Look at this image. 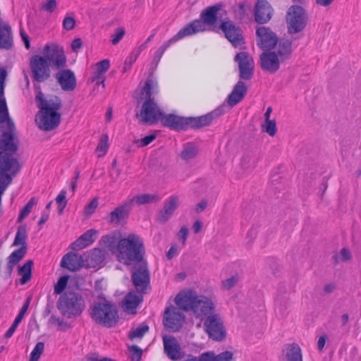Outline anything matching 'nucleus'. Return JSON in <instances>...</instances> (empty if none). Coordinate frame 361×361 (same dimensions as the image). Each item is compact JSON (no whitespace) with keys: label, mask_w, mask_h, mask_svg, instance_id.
<instances>
[{"label":"nucleus","mask_w":361,"mask_h":361,"mask_svg":"<svg viewBox=\"0 0 361 361\" xmlns=\"http://www.w3.org/2000/svg\"><path fill=\"white\" fill-rule=\"evenodd\" d=\"M37 92L35 97L40 111L37 114L35 122L39 129L50 131L56 128L61 122V114L57 111L61 107V100L57 96L44 98L39 85H34Z\"/></svg>","instance_id":"nucleus-1"},{"label":"nucleus","mask_w":361,"mask_h":361,"mask_svg":"<svg viewBox=\"0 0 361 361\" xmlns=\"http://www.w3.org/2000/svg\"><path fill=\"white\" fill-rule=\"evenodd\" d=\"M117 251L118 261L126 265L142 262L145 253L142 240L135 233L120 239L117 243Z\"/></svg>","instance_id":"nucleus-2"},{"label":"nucleus","mask_w":361,"mask_h":361,"mask_svg":"<svg viewBox=\"0 0 361 361\" xmlns=\"http://www.w3.org/2000/svg\"><path fill=\"white\" fill-rule=\"evenodd\" d=\"M18 141L12 133H3L0 137V174L15 176L20 169L17 159L13 155L18 151Z\"/></svg>","instance_id":"nucleus-3"},{"label":"nucleus","mask_w":361,"mask_h":361,"mask_svg":"<svg viewBox=\"0 0 361 361\" xmlns=\"http://www.w3.org/2000/svg\"><path fill=\"white\" fill-rule=\"evenodd\" d=\"M152 80H147L140 92V96L137 99L140 104L142 100L140 113L136 114L142 123L154 124L160 121L163 111L158 106L157 104L152 97Z\"/></svg>","instance_id":"nucleus-4"},{"label":"nucleus","mask_w":361,"mask_h":361,"mask_svg":"<svg viewBox=\"0 0 361 361\" xmlns=\"http://www.w3.org/2000/svg\"><path fill=\"white\" fill-rule=\"evenodd\" d=\"M85 307L82 297L73 291H66L57 302L58 309L63 316L68 318L78 316Z\"/></svg>","instance_id":"nucleus-5"},{"label":"nucleus","mask_w":361,"mask_h":361,"mask_svg":"<svg viewBox=\"0 0 361 361\" xmlns=\"http://www.w3.org/2000/svg\"><path fill=\"white\" fill-rule=\"evenodd\" d=\"M91 315L95 322L108 328L116 326L119 319L116 307L109 302L95 304Z\"/></svg>","instance_id":"nucleus-6"},{"label":"nucleus","mask_w":361,"mask_h":361,"mask_svg":"<svg viewBox=\"0 0 361 361\" xmlns=\"http://www.w3.org/2000/svg\"><path fill=\"white\" fill-rule=\"evenodd\" d=\"M286 20L288 33L293 35L305 30L308 21V15L302 6L293 5L287 11Z\"/></svg>","instance_id":"nucleus-7"},{"label":"nucleus","mask_w":361,"mask_h":361,"mask_svg":"<svg viewBox=\"0 0 361 361\" xmlns=\"http://www.w3.org/2000/svg\"><path fill=\"white\" fill-rule=\"evenodd\" d=\"M204 30V25L202 22L198 20H194L191 22L190 23L185 25L183 28L180 29L178 32L174 35L172 38H171L169 40L166 41L165 43H164L155 52L153 62L156 63V65L159 63L160 61L162 55L164 54V51L166 50L169 46L178 41L179 39L190 36L192 35H194L199 32H202Z\"/></svg>","instance_id":"nucleus-8"},{"label":"nucleus","mask_w":361,"mask_h":361,"mask_svg":"<svg viewBox=\"0 0 361 361\" xmlns=\"http://www.w3.org/2000/svg\"><path fill=\"white\" fill-rule=\"evenodd\" d=\"M141 262L132 272L131 280L137 293L144 295L149 287L150 273L147 262Z\"/></svg>","instance_id":"nucleus-9"},{"label":"nucleus","mask_w":361,"mask_h":361,"mask_svg":"<svg viewBox=\"0 0 361 361\" xmlns=\"http://www.w3.org/2000/svg\"><path fill=\"white\" fill-rule=\"evenodd\" d=\"M30 66L32 78L37 82H43L51 76V71L47 60L39 55H35L30 59Z\"/></svg>","instance_id":"nucleus-10"},{"label":"nucleus","mask_w":361,"mask_h":361,"mask_svg":"<svg viewBox=\"0 0 361 361\" xmlns=\"http://www.w3.org/2000/svg\"><path fill=\"white\" fill-rule=\"evenodd\" d=\"M43 54V57L47 60L49 66L53 68L59 70L66 66V57L62 48L54 45H46Z\"/></svg>","instance_id":"nucleus-11"},{"label":"nucleus","mask_w":361,"mask_h":361,"mask_svg":"<svg viewBox=\"0 0 361 361\" xmlns=\"http://www.w3.org/2000/svg\"><path fill=\"white\" fill-rule=\"evenodd\" d=\"M204 326L209 337L214 340L221 341L225 338L226 331L221 317L216 314L209 315Z\"/></svg>","instance_id":"nucleus-12"},{"label":"nucleus","mask_w":361,"mask_h":361,"mask_svg":"<svg viewBox=\"0 0 361 361\" xmlns=\"http://www.w3.org/2000/svg\"><path fill=\"white\" fill-rule=\"evenodd\" d=\"M184 320L185 316L177 307L171 306L165 310L163 323L167 329L173 332L178 331Z\"/></svg>","instance_id":"nucleus-13"},{"label":"nucleus","mask_w":361,"mask_h":361,"mask_svg":"<svg viewBox=\"0 0 361 361\" xmlns=\"http://www.w3.org/2000/svg\"><path fill=\"white\" fill-rule=\"evenodd\" d=\"M239 68V76L243 80H250L254 74L255 63L249 53L241 51L234 59Z\"/></svg>","instance_id":"nucleus-14"},{"label":"nucleus","mask_w":361,"mask_h":361,"mask_svg":"<svg viewBox=\"0 0 361 361\" xmlns=\"http://www.w3.org/2000/svg\"><path fill=\"white\" fill-rule=\"evenodd\" d=\"M220 28L233 47H237L245 43L242 30L231 21L223 22Z\"/></svg>","instance_id":"nucleus-15"},{"label":"nucleus","mask_w":361,"mask_h":361,"mask_svg":"<svg viewBox=\"0 0 361 361\" xmlns=\"http://www.w3.org/2000/svg\"><path fill=\"white\" fill-rule=\"evenodd\" d=\"M257 45L264 50H271L276 45L278 38L269 27H259L256 31Z\"/></svg>","instance_id":"nucleus-16"},{"label":"nucleus","mask_w":361,"mask_h":361,"mask_svg":"<svg viewBox=\"0 0 361 361\" xmlns=\"http://www.w3.org/2000/svg\"><path fill=\"white\" fill-rule=\"evenodd\" d=\"M57 82L64 91H73L76 87L77 80L71 69L61 68L55 75Z\"/></svg>","instance_id":"nucleus-17"},{"label":"nucleus","mask_w":361,"mask_h":361,"mask_svg":"<svg viewBox=\"0 0 361 361\" xmlns=\"http://www.w3.org/2000/svg\"><path fill=\"white\" fill-rule=\"evenodd\" d=\"M215 307V304L212 299L204 295H198L192 312L197 317L202 318L214 314Z\"/></svg>","instance_id":"nucleus-18"},{"label":"nucleus","mask_w":361,"mask_h":361,"mask_svg":"<svg viewBox=\"0 0 361 361\" xmlns=\"http://www.w3.org/2000/svg\"><path fill=\"white\" fill-rule=\"evenodd\" d=\"M224 111L222 108L215 109L206 115L199 117H188L187 118V128L191 127L192 128H200L204 126H209L212 121L222 115Z\"/></svg>","instance_id":"nucleus-19"},{"label":"nucleus","mask_w":361,"mask_h":361,"mask_svg":"<svg viewBox=\"0 0 361 361\" xmlns=\"http://www.w3.org/2000/svg\"><path fill=\"white\" fill-rule=\"evenodd\" d=\"M131 209L130 202H123L109 213L108 222L116 225L123 223L128 218Z\"/></svg>","instance_id":"nucleus-20"},{"label":"nucleus","mask_w":361,"mask_h":361,"mask_svg":"<svg viewBox=\"0 0 361 361\" xmlns=\"http://www.w3.org/2000/svg\"><path fill=\"white\" fill-rule=\"evenodd\" d=\"M260 65L262 70L270 73H276L282 61L271 50H267L260 55Z\"/></svg>","instance_id":"nucleus-21"},{"label":"nucleus","mask_w":361,"mask_h":361,"mask_svg":"<svg viewBox=\"0 0 361 361\" xmlns=\"http://www.w3.org/2000/svg\"><path fill=\"white\" fill-rule=\"evenodd\" d=\"M180 201L178 196L172 195L169 197L165 201L162 209L159 211L157 218V221L161 224L167 222L178 207Z\"/></svg>","instance_id":"nucleus-22"},{"label":"nucleus","mask_w":361,"mask_h":361,"mask_svg":"<svg viewBox=\"0 0 361 361\" xmlns=\"http://www.w3.org/2000/svg\"><path fill=\"white\" fill-rule=\"evenodd\" d=\"M198 295L195 291L188 290L179 293L175 298L178 308L185 311L193 310Z\"/></svg>","instance_id":"nucleus-23"},{"label":"nucleus","mask_w":361,"mask_h":361,"mask_svg":"<svg viewBox=\"0 0 361 361\" xmlns=\"http://www.w3.org/2000/svg\"><path fill=\"white\" fill-rule=\"evenodd\" d=\"M160 121L164 126L172 130H180L187 129V118L173 114H164L163 113Z\"/></svg>","instance_id":"nucleus-24"},{"label":"nucleus","mask_w":361,"mask_h":361,"mask_svg":"<svg viewBox=\"0 0 361 361\" xmlns=\"http://www.w3.org/2000/svg\"><path fill=\"white\" fill-rule=\"evenodd\" d=\"M272 8L267 0H258L255 8V18L260 24L267 23L272 16Z\"/></svg>","instance_id":"nucleus-25"},{"label":"nucleus","mask_w":361,"mask_h":361,"mask_svg":"<svg viewBox=\"0 0 361 361\" xmlns=\"http://www.w3.org/2000/svg\"><path fill=\"white\" fill-rule=\"evenodd\" d=\"M164 352L172 360H178L181 358L180 347L177 340L171 336H165L163 338Z\"/></svg>","instance_id":"nucleus-26"},{"label":"nucleus","mask_w":361,"mask_h":361,"mask_svg":"<svg viewBox=\"0 0 361 361\" xmlns=\"http://www.w3.org/2000/svg\"><path fill=\"white\" fill-rule=\"evenodd\" d=\"M83 257L79 254L68 252L66 254L61 261V267L71 271H76L83 267Z\"/></svg>","instance_id":"nucleus-27"},{"label":"nucleus","mask_w":361,"mask_h":361,"mask_svg":"<svg viewBox=\"0 0 361 361\" xmlns=\"http://www.w3.org/2000/svg\"><path fill=\"white\" fill-rule=\"evenodd\" d=\"M247 92V87L245 82L239 80L233 87V90L226 98L227 104L233 107L240 102L245 97Z\"/></svg>","instance_id":"nucleus-28"},{"label":"nucleus","mask_w":361,"mask_h":361,"mask_svg":"<svg viewBox=\"0 0 361 361\" xmlns=\"http://www.w3.org/2000/svg\"><path fill=\"white\" fill-rule=\"evenodd\" d=\"M98 231L95 229H90L80 235L71 244V248L74 250H80L90 245L97 238Z\"/></svg>","instance_id":"nucleus-29"},{"label":"nucleus","mask_w":361,"mask_h":361,"mask_svg":"<svg viewBox=\"0 0 361 361\" xmlns=\"http://www.w3.org/2000/svg\"><path fill=\"white\" fill-rule=\"evenodd\" d=\"M0 123H3L1 128H5L3 133L14 135L15 124L9 118L8 108L4 98H0Z\"/></svg>","instance_id":"nucleus-30"},{"label":"nucleus","mask_w":361,"mask_h":361,"mask_svg":"<svg viewBox=\"0 0 361 361\" xmlns=\"http://www.w3.org/2000/svg\"><path fill=\"white\" fill-rule=\"evenodd\" d=\"M272 52L280 59L282 62L288 60L292 54V42L286 39H278L276 45L274 47Z\"/></svg>","instance_id":"nucleus-31"},{"label":"nucleus","mask_w":361,"mask_h":361,"mask_svg":"<svg viewBox=\"0 0 361 361\" xmlns=\"http://www.w3.org/2000/svg\"><path fill=\"white\" fill-rule=\"evenodd\" d=\"M281 361H302V353L297 343L285 345L281 355Z\"/></svg>","instance_id":"nucleus-32"},{"label":"nucleus","mask_w":361,"mask_h":361,"mask_svg":"<svg viewBox=\"0 0 361 361\" xmlns=\"http://www.w3.org/2000/svg\"><path fill=\"white\" fill-rule=\"evenodd\" d=\"M13 45L11 27L4 23H0V49H9Z\"/></svg>","instance_id":"nucleus-33"},{"label":"nucleus","mask_w":361,"mask_h":361,"mask_svg":"<svg viewBox=\"0 0 361 361\" xmlns=\"http://www.w3.org/2000/svg\"><path fill=\"white\" fill-rule=\"evenodd\" d=\"M221 8V5L216 4L212 6L208 7L205 10H204L201 13V17L203 19V21L199 20L203 23L204 25V30H205V23L207 25H213L216 21V13Z\"/></svg>","instance_id":"nucleus-34"},{"label":"nucleus","mask_w":361,"mask_h":361,"mask_svg":"<svg viewBox=\"0 0 361 361\" xmlns=\"http://www.w3.org/2000/svg\"><path fill=\"white\" fill-rule=\"evenodd\" d=\"M27 248L20 247L19 249L13 251L8 257L7 271L9 274H11L13 269L25 255Z\"/></svg>","instance_id":"nucleus-35"},{"label":"nucleus","mask_w":361,"mask_h":361,"mask_svg":"<svg viewBox=\"0 0 361 361\" xmlns=\"http://www.w3.org/2000/svg\"><path fill=\"white\" fill-rule=\"evenodd\" d=\"M159 200V197L154 194H142L134 196L128 202H130L131 207H133V202H135L138 205L149 204L155 202Z\"/></svg>","instance_id":"nucleus-36"},{"label":"nucleus","mask_w":361,"mask_h":361,"mask_svg":"<svg viewBox=\"0 0 361 361\" xmlns=\"http://www.w3.org/2000/svg\"><path fill=\"white\" fill-rule=\"evenodd\" d=\"M142 295L140 293L136 294L135 292L128 293L124 298V305L127 310L135 309L138 305L142 301Z\"/></svg>","instance_id":"nucleus-37"},{"label":"nucleus","mask_w":361,"mask_h":361,"mask_svg":"<svg viewBox=\"0 0 361 361\" xmlns=\"http://www.w3.org/2000/svg\"><path fill=\"white\" fill-rule=\"evenodd\" d=\"M198 154L197 147L191 142L183 145V150L180 154V157L183 160L188 161L194 159Z\"/></svg>","instance_id":"nucleus-38"},{"label":"nucleus","mask_w":361,"mask_h":361,"mask_svg":"<svg viewBox=\"0 0 361 361\" xmlns=\"http://www.w3.org/2000/svg\"><path fill=\"white\" fill-rule=\"evenodd\" d=\"M33 262L32 260H27L23 266L19 267L18 274L21 276L20 283L22 285L27 283L32 277V267Z\"/></svg>","instance_id":"nucleus-39"},{"label":"nucleus","mask_w":361,"mask_h":361,"mask_svg":"<svg viewBox=\"0 0 361 361\" xmlns=\"http://www.w3.org/2000/svg\"><path fill=\"white\" fill-rule=\"evenodd\" d=\"M27 238V228L25 225H20L18 226L14 241L13 243V246H18L21 245V247H24L27 248L26 239Z\"/></svg>","instance_id":"nucleus-40"},{"label":"nucleus","mask_w":361,"mask_h":361,"mask_svg":"<svg viewBox=\"0 0 361 361\" xmlns=\"http://www.w3.org/2000/svg\"><path fill=\"white\" fill-rule=\"evenodd\" d=\"M241 165L245 169H254L257 164V158L251 153L245 154L241 159Z\"/></svg>","instance_id":"nucleus-41"},{"label":"nucleus","mask_w":361,"mask_h":361,"mask_svg":"<svg viewBox=\"0 0 361 361\" xmlns=\"http://www.w3.org/2000/svg\"><path fill=\"white\" fill-rule=\"evenodd\" d=\"M117 238L114 234L103 236L100 240V245L109 250H113L117 247Z\"/></svg>","instance_id":"nucleus-42"},{"label":"nucleus","mask_w":361,"mask_h":361,"mask_svg":"<svg viewBox=\"0 0 361 361\" xmlns=\"http://www.w3.org/2000/svg\"><path fill=\"white\" fill-rule=\"evenodd\" d=\"M87 258L93 264H99L103 262L104 254L101 249L94 248L87 255Z\"/></svg>","instance_id":"nucleus-43"},{"label":"nucleus","mask_w":361,"mask_h":361,"mask_svg":"<svg viewBox=\"0 0 361 361\" xmlns=\"http://www.w3.org/2000/svg\"><path fill=\"white\" fill-rule=\"evenodd\" d=\"M109 148V137L106 134H103L101 136L99 142L97 147V151L99 153L98 154V157H104L107 152Z\"/></svg>","instance_id":"nucleus-44"},{"label":"nucleus","mask_w":361,"mask_h":361,"mask_svg":"<svg viewBox=\"0 0 361 361\" xmlns=\"http://www.w3.org/2000/svg\"><path fill=\"white\" fill-rule=\"evenodd\" d=\"M262 130L274 137L277 131L276 121L265 120L264 123L262 125Z\"/></svg>","instance_id":"nucleus-45"},{"label":"nucleus","mask_w":361,"mask_h":361,"mask_svg":"<svg viewBox=\"0 0 361 361\" xmlns=\"http://www.w3.org/2000/svg\"><path fill=\"white\" fill-rule=\"evenodd\" d=\"M110 67V62L108 59H104L97 63V75L92 78V81L94 82L99 79L100 75L106 72Z\"/></svg>","instance_id":"nucleus-46"},{"label":"nucleus","mask_w":361,"mask_h":361,"mask_svg":"<svg viewBox=\"0 0 361 361\" xmlns=\"http://www.w3.org/2000/svg\"><path fill=\"white\" fill-rule=\"evenodd\" d=\"M35 199L34 197L31 198L20 211L18 219V222H21L30 213L32 207L35 205Z\"/></svg>","instance_id":"nucleus-47"},{"label":"nucleus","mask_w":361,"mask_h":361,"mask_svg":"<svg viewBox=\"0 0 361 361\" xmlns=\"http://www.w3.org/2000/svg\"><path fill=\"white\" fill-rule=\"evenodd\" d=\"M44 350V343L38 342L30 353V361H38Z\"/></svg>","instance_id":"nucleus-48"},{"label":"nucleus","mask_w":361,"mask_h":361,"mask_svg":"<svg viewBox=\"0 0 361 361\" xmlns=\"http://www.w3.org/2000/svg\"><path fill=\"white\" fill-rule=\"evenodd\" d=\"M149 331V326L146 324H142L140 326L137 327L136 329L132 330L129 334V338H142L145 333Z\"/></svg>","instance_id":"nucleus-49"},{"label":"nucleus","mask_w":361,"mask_h":361,"mask_svg":"<svg viewBox=\"0 0 361 361\" xmlns=\"http://www.w3.org/2000/svg\"><path fill=\"white\" fill-rule=\"evenodd\" d=\"M239 276L235 274L230 278L226 279L221 282V287L224 290H230L237 285L239 281Z\"/></svg>","instance_id":"nucleus-50"},{"label":"nucleus","mask_w":361,"mask_h":361,"mask_svg":"<svg viewBox=\"0 0 361 361\" xmlns=\"http://www.w3.org/2000/svg\"><path fill=\"white\" fill-rule=\"evenodd\" d=\"M12 176L10 174H0V198L6 188L11 183Z\"/></svg>","instance_id":"nucleus-51"},{"label":"nucleus","mask_w":361,"mask_h":361,"mask_svg":"<svg viewBox=\"0 0 361 361\" xmlns=\"http://www.w3.org/2000/svg\"><path fill=\"white\" fill-rule=\"evenodd\" d=\"M69 276L67 275L63 276L59 278L57 283L54 286V293L61 294L66 288Z\"/></svg>","instance_id":"nucleus-52"},{"label":"nucleus","mask_w":361,"mask_h":361,"mask_svg":"<svg viewBox=\"0 0 361 361\" xmlns=\"http://www.w3.org/2000/svg\"><path fill=\"white\" fill-rule=\"evenodd\" d=\"M156 138L155 134H151L149 135L145 136V137L139 140H135V143L137 144V145L139 147H143L149 144H150L152 141H154Z\"/></svg>","instance_id":"nucleus-53"},{"label":"nucleus","mask_w":361,"mask_h":361,"mask_svg":"<svg viewBox=\"0 0 361 361\" xmlns=\"http://www.w3.org/2000/svg\"><path fill=\"white\" fill-rule=\"evenodd\" d=\"M125 35V30L123 27H118L116 30L115 33L112 35L111 43L115 45L117 44Z\"/></svg>","instance_id":"nucleus-54"},{"label":"nucleus","mask_w":361,"mask_h":361,"mask_svg":"<svg viewBox=\"0 0 361 361\" xmlns=\"http://www.w3.org/2000/svg\"><path fill=\"white\" fill-rule=\"evenodd\" d=\"M75 26V20L71 16H66L63 20V27L66 30H71Z\"/></svg>","instance_id":"nucleus-55"},{"label":"nucleus","mask_w":361,"mask_h":361,"mask_svg":"<svg viewBox=\"0 0 361 361\" xmlns=\"http://www.w3.org/2000/svg\"><path fill=\"white\" fill-rule=\"evenodd\" d=\"M98 207V200L97 198H94L91 200V202L85 207V214L87 215L92 214L97 207Z\"/></svg>","instance_id":"nucleus-56"},{"label":"nucleus","mask_w":361,"mask_h":361,"mask_svg":"<svg viewBox=\"0 0 361 361\" xmlns=\"http://www.w3.org/2000/svg\"><path fill=\"white\" fill-rule=\"evenodd\" d=\"M49 322L51 324H57L58 326H61V330H64L66 329L69 328V325L67 324V322H64L63 319L56 317L54 315H51L49 318Z\"/></svg>","instance_id":"nucleus-57"},{"label":"nucleus","mask_w":361,"mask_h":361,"mask_svg":"<svg viewBox=\"0 0 361 361\" xmlns=\"http://www.w3.org/2000/svg\"><path fill=\"white\" fill-rule=\"evenodd\" d=\"M215 361H234L233 359V354L229 351H225L217 356H215Z\"/></svg>","instance_id":"nucleus-58"},{"label":"nucleus","mask_w":361,"mask_h":361,"mask_svg":"<svg viewBox=\"0 0 361 361\" xmlns=\"http://www.w3.org/2000/svg\"><path fill=\"white\" fill-rule=\"evenodd\" d=\"M56 0H48L47 3L42 5V9L52 13L56 9Z\"/></svg>","instance_id":"nucleus-59"},{"label":"nucleus","mask_w":361,"mask_h":361,"mask_svg":"<svg viewBox=\"0 0 361 361\" xmlns=\"http://www.w3.org/2000/svg\"><path fill=\"white\" fill-rule=\"evenodd\" d=\"M188 235V228L186 226H183L178 231V235L182 241L183 245L185 244V241Z\"/></svg>","instance_id":"nucleus-60"},{"label":"nucleus","mask_w":361,"mask_h":361,"mask_svg":"<svg viewBox=\"0 0 361 361\" xmlns=\"http://www.w3.org/2000/svg\"><path fill=\"white\" fill-rule=\"evenodd\" d=\"M6 77V71L0 70V98H4V81Z\"/></svg>","instance_id":"nucleus-61"},{"label":"nucleus","mask_w":361,"mask_h":361,"mask_svg":"<svg viewBox=\"0 0 361 361\" xmlns=\"http://www.w3.org/2000/svg\"><path fill=\"white\" fill-rule=\"evenodd\" d=\"M215 355L212 352L203 353L197 361H215Z\"/></svg>","instance_id":"nucleus-62"},{"label":"nucleus","mask_w":361,"mask_h":361,"mask_svg":"<svg viewBox=\"0 0 361 361\" xmlns=\"http://www.w3.org/2000/svg\"><path fill=\"white\" fill-rule=\"evenodd\" d=\"M130 350L133 353V358L139 360L142 353V350L137 345H133Z\"/></svg>","instance_id":"nucleus-63"},{"label":"nucleus","mask_w":361,"mask_h":361,"mask_svg":"<svg viewBox=\"0 0 361 361\" xmlns=\"http://www.w3.org/2000/svg\"><path fill=\"white\" fill-rule=\"evenodd\" d=\"M82 45V42L80 38L73 39L71 44V49L73 51L77 52Z\"/></svg>","instance_id":"nucleus-64"}]
</instances>
